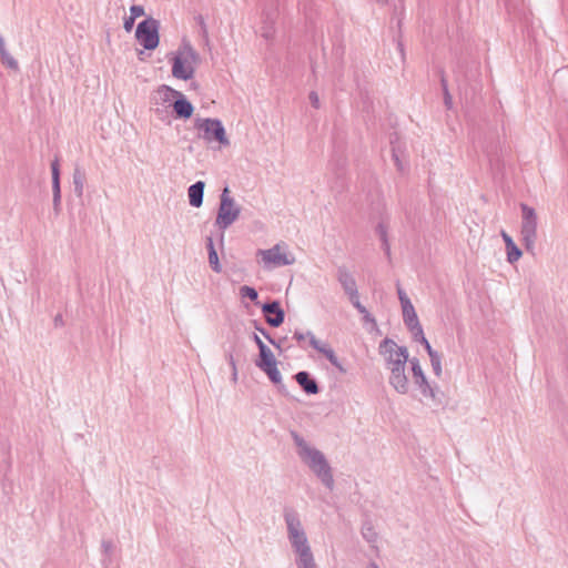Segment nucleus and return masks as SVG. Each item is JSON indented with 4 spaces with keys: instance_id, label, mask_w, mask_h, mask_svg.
<instances>
[{
    "instance_id": "4c0bfd02",
    "label": "nucleus",
    "mask_w": 568,
    "mask_h": 568,
    "mask_svg": "<svg viewBox=\"0 0 568 568\" xmlns=\"http://www.w3.org/2000/svg\"><path fill=\"white\" fill-rule=\"evenodd\" d=\"M376 232L379 235L381 241H384V239L387 237V227L384 223H379L376 227Z\"/></svg>"
},
{
    "instance_id": "473e14b6",
    "label": "nucleus",
    "mask_w": 568,
    "mask_h": 568,
    "mask_svg": "<svg viewBox=\"0 0 568 568\" xmlns=\"http://www.w3.org/2000/svg\"><path fill=\"white\" fill-rule=\"evenodd\" d=\"M293 338L296 339V342L298 343V345L302 348H304V342L306 341V338L310 341V336L307 335V332L303 333L300 331L294 332Z\"/></svg>"
},
{
    "instance_id": "e433bc0d",
    "label": "nucleus",
    "mask_w": 568,
    "mask_h": 568,
    "mask_svg": "<svg viewBox=\"0 0 568 568\" xmlns=\"http://www.w3.org/2000/svg\"><path fill=\"white\" fill-rule=\"evenodd\" d=\"M308 99H310L311 104H312L315 109H320V106H321L320 98H318V94H317L315 91H311V92H310V94H308Z\"/></svg>"
},
{
    "instance_id": "a19ab883",
    "label": "nucleus",
    "mask_w": 568,
    "mask_h": 568,
    "mask_svg": "<svg viewBox=\"0 0 568 568\" xmlns=\"http://www.w3.org/2000/svg\"><path fill=\"white\" fill-rule=\"evenodd\" d=\"M420 344H423V345H424V347H425V349H426V352H427V354H428V356H429V357H432V354H433V355L438 354V352H436L435 349H433L432 345L429 344V342H428L427 339H425V341H424V342H422Z\"/></svg>"
},
{
    "instance_id": "9b49d317",
    "label": "nucleus",
    "mask_w": 568,
    "mask_h": 568,
    "mask_svg": "<svg viewBox=\"0 0 568 568\" xmlns=\"http://www.w3.org/2000/svg\"><path fill=\"white\" fill-rule=\"evenodd\" d=\"M379 354L384 357L385 364H389L390 361H396L403 355L408 354L406 346H398L392 338H384L378 346Z\"/></svg>"
},
{
    "instance_id": "de8ad7c7",
    "label": "nucleus",
    "mask_w": 568,
    "mask_h": 568,
    "mask_svg": "<svg viewBox=\"0 0 568 568\" xmlns=\"http://www.w3.org/2000/svg\"><path fill=\"white\" fill-rule=\"evenodd\" d=\"M440 84H442V88H443V92L448 91L447 80H446V78H445V75H444V74H442V78H440Z\"/></svg>"
},
{
    "instance_id": "c9c22d12",
    "label": "nucleus",
    "mask_w": 568,
    "mask_h": 568,
    "mask_svg": "<svg viewBox=\"0 0 568 568\" xmlns=\"http://www.w3.org/2000/svg\"><path fill=\"white\" fill-rule=\"evenodd\" d=\"M131 17L134 19L144 14V8L142 6L134 4L130 8Z\"/></svg>"
},
{
    "instance_id": "423d86ee",
    "label": "nucleus",
    "mask_w": 568,
    "mask_h": 568,
    "mask_svg": "<svg viewBox=\"0 0 568 568\" xmlns=\"http://www.w3.org/2000/svg\"><path fill=\"white\" fill-rule=\"evenodd\" d=\"M194 126L200 132L199 138L204 141L209 143L216 141L224 146L230 144L225 129L219 119L199 118L195 120Z\"/></svg>"
},
{
    "instance_id": "f704fd0d",
    "label": "nucleus",
    "mask_w": 568,
    "mask_h": 568,
    "mask_svg": "<svg viewBox=\"0 0 568 568\" xmlns=\"http://www.w3.org/2000/svg\"><path fill=\"white\" fill-rule=\"evenodd\" d=\"M253 324L257 332H260L272 345H275V339L271 337V335L265 328L261 327L256 321H254Z\"/></svg>"
},
{
    "instance_id": "09e8293b",
    "label": "nucleus",
    "mask_w": 568,
    "mask_h": 568,
    "mask_svg": "<svg viewBox=\"0 0 568 568\" xmlns=\"http://www.w3.org/2000/svg\"><path fill=\"white\" fill-rule=\"evenodd\" d=\"M54 324H55V326L63 324L62 315L59 314L54 317Z\"/></svg>"
},
{
    "instance_id": "79ce46f5",
    "label": "nucleus",
    "mask_w": 568,
    "mask_h": 568,
    "mask_svg": "<svg viewBox=\"0 0 568 568\" xmlns=\"http://www.w3.org/2000/svg\"><path fill=\"white\" fill-rule=\"evenodd\" d=\"M382 248L387 256H390V245L388 239H384V241H382Z\"/></svg>"
},
{
    "instance_id": "ddd939ff",
    "label": "nucleus",
    "mask_w": 568,
    "mask_h": 568,
    "mask_svg": "<svg viewBox=\"0 0 568 568\" xmlns=\"http://www.w3.org/2000/svg\"><path fill=\"white\" fill-rule=\"evenodd\" d=\"M162 89L165 92L172 93L173 95L178 97V99L173 103V111L176 118L189 119L192 116L194 108L192 103L180 91L173 90L168 85H162Z\"/></svg>"
},
{
    "instance_id": "4468645a",
    "label": "nucleus",
    "mask_w": 568,
    "mask_h": 568,
    "mask_svg": "<svg viewBox=\"0 0 568 568\" xmlns=\"http://www.w3.org/2000/svg\"><path fill=\"white\" fill-rule=\"evenodd\" d=\"M262 312L265 316L266 323L272 327H278L283 324L285 313L281 307L278 301H272L262 305Z\"/></svg>"
},
{
    "instance_id": "58836bf2",
    "label": "nucleus",
    "mask_w": 568,
    "mask_h": 568,
    "mask_svg": "<svg viewBox=\"0 0 568 568\" xmlns=\"http://www.w3.org/2000/svg\"><path fill=\"white\" fill-rule=\"evenodd\" d=\"M101 547L105 555H111L113 551V542L111 540H102Z\"/></svg>"
},
{
    "instance_id": "72a5a7b5",
    "label": "nucleus",
    "mask_w": 568,
    "mask_h": 568,
    "mask_svg": "<svg viewBox=\"0 0 568 568\" xmlns=\"http://www.w3.org/2000/svg\"><path fill=\"white\" fill-rule=\"evenodd\" d=\"M397 294H398V298H399L402 307L404 305L412 304L409 297L407 296V294L404 292V290L400 286L397 287Z\"/></svg>"
},
{
    "instance_id": "37998d69",
    "label": "nucleus",
    "mask_w": 568,
    "mask_h": 568,
    "mask_svg": "<svg viewBox=\"0 0 568 568\" xmlns=\"http://www.w3.org/2000/svg\"><path fill=\"white\" fill-rule=\"evenodd\" d=\"M363 320L367 323H372L373 325H376L375 318L372 316V314L366 310V313H363Z\"/></svg>"
},
{
    "instance_id": "5701e85b",
    "label": "nucleus",
    "mask_w": 568,
    "mask_h": 568,
    "mask_svg": "<svg viewBox=\"0 0 568 568\" xmlns=\"http://www.w3.org/2000/svg\"><path fill=\"white\" fill-rule=\"evenodd\" d=\"M51 172H52V193L53 197L61 196V187H60V169L59 161L55 159L51 163Z\"/></svg>"
},
{
    "instance_id": "c85d7f7f",
    "label": "nucleus",
    "mask_w": 568,
    "mask_h": 568,
    "mask_svg": "<svg viewBox=\"0 0 568 568\" xmlns=\"http://www.w3.org/2000/svg\"><path fill=\"white\" fill-rule=\"evenodd\" d=\"M240 295L242 297H247V298H250L253 302H255L257 300V297H258L257 291L254 287H251V286H247V285H244V286L240 287Z\"/></svg>"
},
{
    "instance_id": "393cba45",
    "label": "nucleus",
    "mask_w": 568,
    "mask_h": 568,
    "mask_svg": "<svg viewBox=\"0 0 568 568\" xmlns=\"http://www.w3.org/2000/svg\"><path fill=\"white\" fill-rule=\"evenodd\" d=\"M74 193L81 197L83 195L85 174L80 168H75L72 175Z\"/></svg>"
},
{
    "instance_id": "6ab92c4d",
    "label": "nucleus",
    "mask_w": 568,
    "mask_h": 568,
    "mask_svg": "<svg viewBox=\"0 0 568 568\" xmlns=\"http://www.w3.org/2000/svg\"><path fill=\"white\" fill-rule=\"evenodd\" d=\"M204 187L203 181H197L189 187V202L193 207H200L203 204Z\"/></svg>"
},
{
    "instance_id": "3c124183",
    "label": "nucleus",
    "mask_w": 568,
    "mask_h": 568,
    "mask_svg": "<svg viewBox=\"0 0 568 568\" xmlns=\"http://www.w3.org/2000/svg\"><path fill=\"white\" fill-rule=\"evenodd\" d=\"M229 361H230V364H231L233 371H236V365H235V361H234L233 355L229 356Z\"/></svg>"
},
{
    "instance_id": "bb28decb",
    "label": "nucleus",
    "mask_w": 568,
    "mask_h": 568,
    "mask_svg": "<svg viewBox=\"0 0 568 568\" xmlns=\"http://www.w3.org/2000/svg\"><path fill=\"white\" fill-rule=\"evenodd\" d=\"M362 536L369 544H373L377 540V534L374 530V527L372 526V524H369V523H366L363 525Z\"/></svg>"
},
{
    "instance_id": "49530a36",
    "label": "nucleus",
    "mask_w": 568,
    "mask_h": 568,
    "mask_svg": "<svg viewBox=\"0 0 568 568\" xmlns=\"http://www.w3.org/2000/svg\"><path fill=\"white\" fill-rule=\"evenodd\" d=\"M253 341L255 342L258 349H261V346H266L257 334L253 335Z\"/></svg>"
},
{
    "instance_id": "20e7f679",
    "label": "nucleus",
    "mask_w": 568,
    "mask_h": 568,
    "mask_svg": "<svg viewBox=\"0 0 568 568\" xmlns=\"http://www.w3.org/2000/svg\"><path fill=\"white\" fill-rule=\"evenodd\" d=\"M241 214V207L230 195L229 187H224L220 196V206L215 219V225L223 232L230 227Z\"/></svg>"
},
{
    "instance_id": "603ef678",
    "label": "nucleus",
    "mask_w": 568,
    "mask_h": 568,
    "mask_svg": "<svg viewBox=\"0 0 568 568\" xmlns=\"http://www.w3.org/2000/svg\"><path fill=\"white\" fill-rule=\"evenodd\" d=\"M286 339H287V338H286V337H284L283 339H280L278 342H276V341H275V345H274V346H275L276 348L281 349L282 344H283Z\"/></svg>"
},
{
    "instance_id": "7ed1b4c3",
    "label": "nucleus",
    "mask_w": 568,
    "mask_h": 568,
    "mask_svg": "<svg viewBox=\"0 0 568 568\" xmlns=\"http://www.w3.org/2000/svg\"><path fill=\"white\" fill-rule=\"evenodd\" d=\"M283 516L293 550L300 552L311 549L297 511L293 508H285Z\"/></svg>"
},
{
    "instance_id": "a878e982",
    "label": "nucleus",
    "mask_w": 568,
    "mask_h": 568,
    "mask_svg": "<svg viewBox=\"0 0 568 568\" xmlns=\"http://www.w3.org/2000/svg\"><path fill=\"white\" fill-rule=\"evenodd\" d=\"M262 371L268 376L272 383L278 386V388L284 387L282 384V375L277 368V363L272 366L265 367Z\"/></svg>"
},
{
    "instance_id": "c03bdc74",
    "label": "nucleus",
    "mask_w": 568,
    "mask_h": 568,
    "mask_svg": "<svg viewBox=\"0 0 568 568\" xmlns=\"http://www.w3.org/2000/svg\"><path fill=\"white\" fill-rule=\"evenodd\" d=\"M444 101H445V105L448 109L452 108V95H450L449 91L444 92Z\"/></svg>"
},
{
    "instance_id": "f03ea898",
    "label": "nucleus",
    "mask_w": 568,
    "mask_h": 568,
    "mask_svg": "<svg viewBox=\"0 0 568 568\" xmlns=\"http://www.w3.org/2000/svg\"><path fill=\"white\" fill-rule=\"evenodd\" d=\"M200 60V54L191 43L183 41L171 59L172 75L183 81L191 80L194 77L195 68Z\"/></svg>"
},
{
    "instance_id": "2eb2a0df",
    "label": "nucleus",
    "mask_w": 568,
    "mask_h": 568,
    "mask_svg": "<svg viewBox=\"0 0 568 568\" xmlns=\"http://www.w3.org/2000/svg\"><path fill=\"white\" fill-rule=\"evenodd\" d=\"M277 19V9L275 7L264 8L262 12L261 36L265 40H272L275 34V22Z\"/></svg>"
},
{
    "instance_id": "412c9836",
    "label": "nucleus",
    "mask_w": 568,
    "mask_h": 568,
    "mask_svg": "<svg viewBox=\"0 0 568 568\" xmlns=\"http://www.w3.org/2000/svg\"><path fill=\"white\" fill-rule=\"evenodd\" d=\"M258 351H260V359L256 361V366L260 369H263L265 367L276 364V359L267 346H261V349H258Z\"/></svg>"
},
{
    "instance_id": "0eeeda50",
    "label": "nucleus",
    "mask_w": 568,
    "mask_h": 568,
    "mask_svg": "<svg viewBox=\"0 0 568 568\" xmlns=\"http://www.w3.org/2000/svg\"><path fill=\"white\" fill-rule=\"evenodd\" d=\"M265 268L287 266L295 263V257L287 251L285 243H277L271 248L258 250L256 253Z\"/></svg>"
},
{
    "instance_id": "ea45409f",
    "label": "nucleus",
    "mask_w": 568,
    "mask_h": 568,
    "mask_svg": "<svg viewBox=\"0 0 568 568\" xmlns=\"http://www.w3.org/2000/svg\"><path fill=\"white\" fill-rule=\"evenodd\" d=\"M135 19L133 17H128L124 19L123 28L126 32H130L133 29Z\"/></svg>"
},
{
    "instance_id": "7c9ffc66",
    "label": "nucleus",
    "mask_w": 568,
    "mask_h": 568,
    "mask_svg": "<svg viewBox=\"0 0 568 568\" xmlns=\"http://www.w3.org/2000/svg\"><path fill=\"white\" fill-rule=\"evenodd\" d=\"M408 329L410 331L414 341L422 343L425 339H427L425 337V334H424V331H423V327L420 324H418L417 326L408 327Z\"/></svg>"
},
{
    "instance_id": "f8f14e48",
    "label": "nucleus",
    "mask_w": 568,
    "mask_h": 568,
    "mask_svg": "<svg viewBox=\"0 0 568 568\" xmlns=\"http://www.w3.org/2000/svg\"><path fill=\"white\" fill-rule=\"evenodd\" d=\"M307 335L310 336V345L314 349L323 354L327 358V361L341 373H345V368L343 367L341 361L336 356L334 349L327 343L317 339L312 332L308 331Z\"/></svg>"
},
{
    "instance_id": "8fccbe9b",
    "label": "nucleus",
    "mask_w": 568,
    "mask_h": 568,
    "mask_svg": "<svg viewBox=\"0 0 568 568\" xmlns=\"http://www.w3.org/2000/svg\"><path fill=\"white\" fill-rule=\"evenodd\" d=\"M393 158L395 160V163H396L397 168L400 170L402 169L400 168V162H399V159H398V156H397V154L395 152V149H393Z\"/></svg>"
},
{
    "instance_id": "f3484780",
    "label": "nucleus",
    "mask_w": 568,
    "mask_h": 568,
    "mask_svg": "<svg viewBox=\"0 0 568 568\" xmlns=\"http://www.w3.org/2000/svg\"><path fill=\"white\" fill-rule=\"evenodd\" d=\"M294 378L306 394L315 395L320 392L316 381L311 377L310 373L301 371L295 374Z\"/></svg>"
},
{
    "instance_id": "2f4dec72",
    "label": "nucleus",
    "mask_w": 568,
    "mask_h": 568,
    "mask_svg": "<svg viewBox=\"0 0 568 568\" xmlns=\"http://www.w3.org/2000/svg\"><path fill=\"white\" fill-rule=\"evenodd\" d=\"M352 305L361 313H366V307L359 302V294H355V297L352 295L348 297Z\"/></svg>"
},
{
    "instance_id": "dca6fc26",
    "label": "nucleus",
    "mask_w": 568,
    "mask_h": 568,
    "mask_svg": "<svg viewBox=\"0 0 568 568\" xmlns=\"http://www.w3.org/2000/svg\"><path fill=\"white\" fill-rule=\"evenodd\" d=\"M336 278L341 286L343 287L345 294L349 296H354L358 293L357 284L353 274L347 270L346 266H338L336 271Z\"/></svg>"
},
{
    "instance_id": "6e6d98bb",
    "label": "nucleus",
    "mask_w": 568,
    "mask_h": 568,
    "mask_svg": "<svg viewBox=\"0 0 568 568\" xmlns=\"http://www.w3.org/2000/svg\"><path fill=\"white\" fill-rule=\"evenodd\" d=\"M236 376H237V369H236V371H233V379H234V381L236 379Z\"/></svg>"
},
{
    "instance_id": "b1692460",
    "label": "nucleus",
    "mask_w": 568,
    "mask_h": 568,
    "mask_svg": "<svg viewBox=\"0 0 568 568\" xmlns=\"http://www.w3.org/2000/svg\"><path fill=\"white\" fill-rule=\"evenodd\" d=\"M402 310L403 320L407 327L417 326L418 324H420L413 304L404 305Z\"/></svg>"
},
{
    "instance_id": "a211bd4d",
    "label": "nucleus",
    "mask_w": 568,
    "mask_h": 568,
    "mask_svg": "<svg viewBox=\"0 0 568 568\" xmlns=\"http://www.w3.org/2000/svg\"><path fill=\"white\" fill-rule=\"evenodd\" d=\"M501 237L505 242L506 252H507V261L510 264L516 263L523 255V252L520 248L515 244L511 236L506 233L505 231H501Z\"/></svg>"
},
{
    "instance_id": "aec40b11",
    "label": "nucleus",
    "mask_w": 568,
    "mask_h": 568,
    "mask_svg": "<svg viewBox=\"0 0 568 568\" xmlns=\"http://www.w3.org/2000/svg\"><path fill=\"white\" fill-rule=\"evenodd\" d=\"M206 248H207V252H209V263H210L211 268L215 273H221L222 272V266L220 264L219 255H217V252L215 250V246H214V243H213V239L211 236H209L206 239Z\"/></svg>"
},
{
    "instance_id": "4d7b16f0",
    "label": "nucleus",
    "mask_w": 568,
    "mask_h": 568,
    "mask_svg": "<svg viewBox=\"0 0 568 568\" xmlns=\"http://www.w3.org/2000/svg\"><path fill=\"white\" fill-rule=\"evenodd\" d=\"M378 3H383L385 4L387 2V0H376Z\"/></svg>"
},
{
    "instance_id": "c756f323",
    "label": "nucleus",
    "mask_w": 568,
    "mask_h": 568,
    "mask_svg": "<svg viewBox=\"0 0 568 568\" xmlns=\"http://www.w3.org/2000/svg\"><path fill=\"white\" fill-rule=\"evenodd\" d=\"M430 359V365H432V368H433V372L434 374L439 377L442 375V356L438 354L436 355H433L432 354V357H429Z\"/></svg>"
},
{
    "instance_id": "cd10ccee",
    "label": "nucleus",
    "mask_w": 568,
    "mask_h": 568,
    "mask_svg": "<svg viewBox=\"0 0 568 568\" xmlns=\"http://www.w3.org/2000/svg\"><path fill=\"white\" fill-rule=\"evenodd\" d=\"M1 62L11 70H18V61L9 53V51L0 54Z\"/></svg>"
},
{
    "instance_id": "9d476101",
    "label": "nucleus",
    "mask_w": 568,
    "mask_h": 568,
    "mask_svg": "<svg viewBox=\"0 0 568 568\" xmlns=\"http://www.w3.org/2000/svg\"><path fill=\"white\" fill-rule=\"evenodd\" d=\"M410 371L413 374L414 384L420 390L422 395L426 398H430L434 403H440L439 398V388L437 386H432L420 366L419 359L413 357L409 361Z\"/></svg>"
},
{
    "instance_id": "5fc2aeb1",
    "label": "nucleus",
    "mask_w": 568,
    "mask_h": 568,
    "mask_svg": "<svg viewBox=\"0 0 568 568\" xmlns=\"http://www.w3.org/2000/svg\"><path fill=\"white\" fill-rule=\"evenodd\" d=\"M199 23H201V26H202L203 28H205V24H204L203 18H202L201 16L199 17Z\"/></svg>"
},
{
    "instance_id": "a18cd8bd",
    "label": "nucleus",
    "mask_w": 568,
    "mask_h": 568,
    "mask_svg": "<svg viewBox=\"0 0 568 568\" xmlns=\"http://www.w3.org/2000/svg\"><path fill=\"white\" fill-rule=\"evenodd\" d=\"M60 207H61V196H58L57 199L53 197V210L55 211V213H59Z\"/></svg>"
},
{
    "instance_id": "1a4fd4ad",
    "label": "nucleus",
    "mask_w": 568,
    "mask_h": 568,
    "mask_svg": "<svg viewBox=\"0 0 568 568\" xmlns=\"http://www.w3.org/2000/svg\"><path fill=\"white\" fill-rule=\"evenodd\" d=\"M159 21L148 18L141 21L135 31V38L146 50H154L159 45Z\"/></svg>"
},
{
    "instance_id": "864d4df0",
    "label": "nucleus",
    "mask_w": 568,
    "mask_h": 568,
    "mask_svg": "<svg viewBox=\"0 0 568 568\" xmlns=\"http://www.w3.org/2000/svg\"><path fill=\"white\" fill-rule=\"evenodd\" d=\"M367 568H379L375 561H372L367 565Z\"/></svg>"
},
{
    "instance_id": "f257e3e1",
    "label": "nucleus",
    "mask_w": 568,
    "mask_h": 568,
    "mask_svg": "<svg viewBox=\"0 0 568 568\" xmlns=\"http://www.w3.org/2000/svg\"><path fill=\"white\" fill-rule=\"evenodd\" d=\"M291 437L297 448V455L304 464L316 475V477L328 489L334 487L332 468L325 455L317 448L311 446L297 432L291 430Z\"/></svg>"
},
{
    "instance_id": "39448f33",
    "label": "nucleus",
    "mask_w": 568,
    "mask_h": 568,
    "mask_svg": "<svg viewBox=\"0 0 568 568\" xmlns=\"http://www.w3.org/2000/svg\"><path fill=\"white\" fill-rule=\"evenodd\" d=\"M521 209V225L520 236L521 243L526 251L534 253L536 240H537V214L535 209L528 206L525 203L520 204Z\"/></svg>"
},
{
    "instance_id": "4be33fe9",
    "label": "nucleus",
    "mask_w": 568,
    "mask_h": 568,
    "mask_svg": "<svg viewBox=\"0 0 568 568\" xmlns=\"http://www.w3.org/2000/svg\"><path fill=\"white\" fill-rule=\"evenodd\" d=\"M295 554L297 555L296 565L298 568H317L311 549Z\"/></svg>"
},
{
    "instance_id": "6e6552de",
    "label": "nucleus",
    "mask_w": 568,
    "mask_h": 568,
    "mask_svg": "<svg viewBox=\"0 0 568 568\" xmlns=\"http://www.w3.org/2000/svg\"><path fill=\"white\" fill-rule=\"evenodd\" d=\"M409 354L403 355L396 361H390L386 365L389 371L388 383L400 395H406L409 392V381L406 374V364L409 363Z\"/></svg>"
}]
</instances>
